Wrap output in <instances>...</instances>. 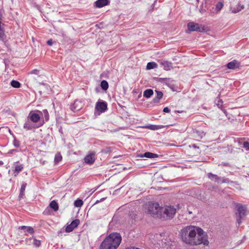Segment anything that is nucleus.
Instances as JSON below:
<instances>
[{"label":"nucleus","mask_w":249,"mask_h":249,"mask_svg":"<svg viewBox=\"0 0 249 249\" xmlns=\"http://www.w3.org/2000/svg\"><path fill=\"white\" fill-rule=\"evenodd\" d=\"M179 234L182 241L186 244L190 246L209 245L207 233L198 227L187 226L180 231Z\"/></svg>","instance_id":"1"},{"label":"nucleus","mask_w":249,"mask_h":249,"mask_svg":"<svg viewBox=\"0 0 249 249\" xmlns=\"http://www.w3.org/2000/svg\"><path fill=\"white\" fill-rule=\"evenodd\" d=\"M122 237L117 232H112L107 235L101 242L99 249H117L121 244Z\"/></svg>","instance_id":"2"},{"label":"nucleus","mask_w":249,"mask_h":249,"mask_svg":"<svg viewBox=\"0 0 249 249\" xmlns=\"http://www.w3.org/2000/svg\"><path fill=\"white\" fill-rule=\"evenodd\" d=\"M160 218L162 220L172 219L176 213V209L173 206H165L161 207Z\"/></svg>","instance_id":"3"},{"label":"nucleus","mask_w":249,"mask_h":249,"mask_svg":"<svg viewBox=\"0 0 249 249\" xmlns=\"http://www.w3.org/2000/svg\"><path fill=\"white\" fill-rule=\"evenodd\" d=\"M161 207L160 206L158 203H153L150 202L148 204L147 213L153 217L160 218V214L161 213Z\"/></svg>","instance_id":"4"},{"label":"nucleus","mask_w":249,"mask_h":249,"mask_svg":"<svg viewBox=\"0 0 249 249\" xmlns=\"http://www.w3.org/2000/svg\"><path fill=\"white\" fill-rule=\"evenodd\" d=\"M204 31V27L202 25L194 22H189L187 23V29L186 33L189 34L192 32H202Z\"/></svg>","instance_id":"5"},{"label":"nucleus","mask_w":249,"mask_h":249,"mask_svg":"<svg viewBox=\"0 0 249 249\" xmlns=\"http://www.w3.org/2000/svg\"><path fill=\"white\" fill-rule=\"evenodd\" d=\"M44 124V121H41L38 124H35L33 122L30 120L28 117L27 120L25 121L24 125L23 128L26 130H31L33 129L38 128L42 126Z\"/></svg>","instance_id":"6"},{"label":"nucleus","mask_w":249,"mask_h":249,"mask_svg":"<svg viewBox=\"0 0 249 249\" xmlns=\"http://www.w3.org/2000/svg\"><path fill=\"white\" fill-rule=\"evenodd\" d=\"M37 110L35 111H31L27 117L35 124H38L41 121H44L43 119H41V116L39 113L37 111Z\"/></svg>","instance_id":"7"},{"label":"nucleus","mask_w":249,"mask_h":249,"mask_svg":"<svg viewBox=\"0 0 249 249\" xmlns=\"http://www.w3.org/2000/svg\"><path fill=\"white\" fill-rule=\"evenodd\" d=\"M95 109L100 113L105 112L107 109V102L103 100H99L96 103Z\"/></svg>","instance_id":"8"},{"label":"nucleus","mask_w":249,"mask_h":249,"mask_svg":"<svg viewBox=\"0 0 249 249\" xmlns=\"http://www.w3.org/2000/svg\"><path fill=\"white\" fill-rule=\"evenodd\" d=\"M80 224V220L76 219L71 221L70 224L67 225L65 229L67 232L72 231L75 228H77Z\"/></svg>","instance_id":"9"},{"label":"nucleus","mask_w":249,"mask_h":249,"mask_svg":"<svg viewBox=\"0 0 249 249\" xmlns=\"http://www.w3.org/2000/svg\"><path fill=\"white\" fill-rule=\"evenodd\" d=\"M95 152H91L89 153L84 158V161L87 164L91 165L93 164L95 160Z\"/></svg>","instance_id":"10"},{"label":"nucleus","mask_w":249,"mask_h":249,"mask_svg":"<svg viewBox=\"0 0 249 249\" xmlns=\"http://www.w3.org/2000/svg\"><path fill=\"white\" fill-rule=\"evenodd\" d=\"M110 0H97L94 2L93 6L95 8H101L109 5Z\"/></svg>","instance_id":"11"},{"label":"nucleus","mask_w":249,"mask_h":249,"mask_svg":"<svg viewBox=\"0 0 249 249\" xmlns=\"http://www.w3.org/2000/svg\"><path fill=\"white\" fill-rule=\"evenodd\" d=\"M160 64L166 71H170L173 68L172 63L167 60H161L160 62Z\"/></svg>","instance_id":"12"},{"label":"nucleus","mask_w":249,"mask_h":249,"mask_svg":"<svg viewBox=\"0 0 249 249\" xmlns=\"http://www.w3.org/2000/svg\"><path fill=\"white\" fill-rule=\"evenodd\" d=\"M81 103L78 100H75L74 103L71 105V109L73 112H76L80 110L82 108Z\"/></svg>","instance_id":"13"},{"label":"nucleus","mask_w":249,"mask_h":249,"mask_svg":"<svg viewBox=\"0 0 249 249\" xmlns=\"http://www.w3.org/2000/svg\"><path fill=\"white\" fill-rule=\"evenodd\" d=\"M18 229L23 230L24 232L25 233V234H27V233L32 234L35 232L34 229L30 226H20L19 227Z\"/></svg>","instance_id":"14"},{"label":"nucleus","mask_w":249,"mask_h":249,"mask_svg":"<svg viewBox=\"0 0 249 249\" xmlns=\"http://www.w3.org/2000/svg\"><path fill=\"white\" fill-rule=\"evenodd\" d=\"M227 67L229 69H235L239 67V63L236 60L229 62L227 64Z\"/></svg>","instance_id":"15"},{"label":"nucleus","mask_w":249,"mask_h":249,"mask_svg":"<svg viewBox=\"0 0 249 249\" xmlns=\"http://www.w3.org/2000/svg\"><path fill=\"white\" fill-rule=\"evenodd\" d=\"M236 214L239 217H243L246 214V209L242 205H239L237 207V213Z\"/></svg>","instance_id":"16"},{"label":"nucleus","mask_w":249,"mask_h":249,"mask_svg":"<svg viewBox=\"0 0 249 249\" xmlns=\"http://www.w3.org/2000/svg\"><path fill=\"white\" fill-rule=\"evenodd\" d=\"M158 155L150 152H145L143 154H141L140 157L141 158H146L149 159H154L158 157Z\"/></svg>","instance_id":"17"},{"label":"nucleus","mask_w":249,"mask_h":249,"mask_svg":"<svg viewBox=\"0 0 249 249\" xmlns=\"http://www.w3.org/2000/svg\"><path fill=\"white\" fill-rule=\"evenodd\" d=\"M41 116V119L48 121L49 120V114L47 109H43L42 111L37 110Z\"/></svg>","instance_id":"18"},{"label":"nucleus","mask_w":249,"mask_h":249,"mask_svg":"<svg viewBox=\"0 0 249 249\" xmlns=\"http://www.w3.org/2000/svg\"><path fill=\"white\" fill-rule=\"evenodd\" d=\"M155 92L157 93V96L153 98V103L157 104L158 103L160 102V100L162 98L163 93L162 92L158 90H155Z\"/></svg>","instance_id":"19"},{"label":"nucleus","mask_w":249,"mask_h":249,"mask_svg":"<svg viewBox=\"0 0 249 249\" xmlns=\"http://www.w3.org/2000/svg\"><path fill=\"white\" fill-rule=\"evenodd\" d=\"M208 178L212 181H214L218 183L221 179V178L218 177L217 175L213 174L212 173H209L207 174Z\"/></svg>","instance_id":"20"},{"label":"nucleus","mask_w":249,"mask_h":249,"mask_svg":"<svg viewBox=\"0 0 249 249\" xmlns=\"http://www.w3.org/2000/svg\"><path fill=\"white\" fill-rule=\"evenodd\" d=\"M27 186V183L26 182H22L21 188L20 189V192L19 194L18 197L19 199H21L23 197V196H24V192L25 190L26 187Z\"/></svg>","instance_id":"21"},{"label":"nucleus","mask_w":249,"mask_h":249,"mask_svg":"<svg viewBox=\"0 0 249 249\" xmlns=\"http://www.w3.org/2000/svg\"><path fill=\"white\" fill-rule=\"evenodd\" d=\"M23 168L24 165L22 164H16L15 169L14 170V173L16 174V175H15V176H16L17 175L21 172L23 169Z\"/></svg>","instance_id":"22"},{"label":"nucleus","mask_w":249,"mask_h":249,"mask_svg":"<svg viewBox=\"0 0 249 249\" xmlns=\"http://www.w3.org/2000/svg\"><path fill=\"white\" fill-rule=\"evenodd\" d=\"M49 206L55 212L58 211L59 209L58 204L55 200L52 201L49 204Z\"/></svg>","instance_id":"23"},{"label":"nucleus","mask_w":249,"mask_h":249,"mask_svg":"<svg viewBox=\"0 0 249 249\" xmlns=\"http://www.w3.org/2000/svg\"><path fill=\"white\" fill-rule=\"evenodd\" d=\"M153 94V91L152 89H145L143 93V96L146 98H149Z\"/></svg>","instance_id":"24"},{"label":"nucleus","mask_w":249,"mask_h":249,"mask_svg":"<svg viewBox=\"0 0 249 249\" xmlns=\"http://www.w3.org/2000/svg\"><path fill=\"white\" fill-rule=\"evenodd\" d=\"M143 128H147V129L152 130H156L159 129L161 127H160V125H155V124H150V125H147L144 126H143Z\"/></svg>","instance_id":"25"},{"label":"nucleus","mask_w":249,"mask_h":249,"mask_svg":"<svg viewBox=\"0 0 249 249\" xmlns=\"http://www.w3.org/2000/svg\"><path fill=\"white\" fill-rule=\"evenodd\" d=\"M158 67V64L155 62H150L147 64L146 69L151 70Z\"/></svg>","instance_id":"26"},{"label":"nucleus","mask_w":249,"mask_h":249,"mask_svg":"<svg viewBox=\"0 0 249 249\" xmlns=\"http://www.w3.org/2000/svg\"><path fill=\"white\" fill-rule=\"evenodd\" d=\"M100 86L102 89L104 90H107L108 88V84L107 82L105 80L101 81Z\"/></svg>","instance_id":"27"},{"label":"nucleus","mask_w":249,"mask_h":249,"mask_svg":"<svg viewBox=\"0 0 249 249\" xmlns=\"http://www.w3.org/2000/svg\"><path fill=\"white\" fill-rule=\"evenodd\" d=\"M11 86L15 88H19L21 86V84L18 81L13 80L10 83Z\"/></svg>","instance_id":"28"},{"label":"nucleus","mask_w":249,"mask_h":249,"mask_svg":"<svg viewBox=\"0 0 249 249\" xmlns=\"http://www.w3.org/2000/svg\"><path fill=\"white\" fill-rule=\"evenodd\" d=\"M221 183H229V184H234L235 185H239L238 184V183L236 182V181H231L229 178H223L222 180H221Z\"/></svg>","instance_id":"29"},{"label":"nucleus","mask_w":249,"mask_h":249,"mask_svg":"<svg viewBox=\"0 0 249 249\" xmlns=\"http://www.w3.org/2000/svg\"><path fill=\"white\" fill-rule=\"evenodd\" d=\"M83 205V201L80 198H77L74 202V205L75 207H81Z\"/></svg>","instance_id":"30"},{"label":"nucleus","mask_w":249,"mask_h":249,"mask_svg":"<svg viewBox=\"0 0 249 249\" xmlns=\"http://www.w3.org/2000/svg\"><path fill=\"white\" fill-rule=\"evenodd\" d=\"M223 5H224V4L222 2L219 1V2H217L215 5V11L216 12H219L221 10L222 7H223Z\"/></svg>","instance_id":"31"},{"label":"nucleus","mask_w":249,"mask_h":249,"mask_svg":"<svg viewBox=\"0 0 249 249\" xmlns=\"http://www.w3.org/2000/svg\"><path fill=\"white\" fill-rule=\"evenodd\" d=\"M62 159V156L60 154H57L55 155L54 159V163L57 164Z\"/></svg>","instance_id":"32"},{"label":"nucleus","mask_w":249,"mask_h":249,"mask_svg":"<svg viewBox=\"0 0 249 249\" xmlns=\"http://www.w3.org/2000/svg\"><path fill=\"white\" fill-rule=\"evenodd\" d=\"M13 137H14V141L13 142V144L14 146L17 148L19 147L20 146L19 141L16 139V137L15 135H13Z\"/></svg>","instance_id":"33"},{"label":"nucleus","mask_w":249,"mask_h":249,"mask_svg":"<svg viewBox=\"0 0 249 249\" xmlns=\"http://www.w3.org/2000/svg\"><path fill=\"white\" fill-rule=\"evenodd\" d=\"M112 151V148L111 147H107L104 149H103L101 152L104 154H109Z\"/></svg>","instance_id":"34"},{"label":"nucleus","mask_w":249,"mask_h":249,"mask_svg":"<svg viewBox=\"0 0 249 249\" xmlns=\"http://www.w3.org/2000/svg\"><path fill=\"white\" fill-rule=\"evenodd\" d=\"M40 244H41L40 241L37 240L36 238L34 237L33 245L36 247H38L40 246Z\"/></svg>","instance_id":"35"},{"label":"nucleus","mask_w":249,"mask_h":249,"mask_svg":"<svg viewBox=\"0 0 249 249\" xmlns=\"http://www.w3.org/2000/svg\"><path fill=\"white\" fill-rule=\"evenodd\" d=\"M34 240V237H30L29 238H27L25 240V243L27 245H31L33 244V242Z\"/></svg>","instance_id":"36"},{"label":"nucleus","mask_w":249,"mask_h":249,"mask_svg":"<svg viewBox=\"0 0 249 249\" xmlns=\"http://www.w3.org/2000/svg\"><path fill=\"white\" fill-rule=\"evenodd\" d=\"M5 36L4 30H0V41H4Z\"/></svg>","instance_id":"37"},{"label":"nucleus","mask_w":249,"mask_h":249,"mask_svg":"<svg viewBox=\"0 0 249 249\" xmlns=\"http://www.w3.org/2000/svg\"><path fill=\"white\" fill-rule=\"evenodd\" d=\"M243 147L247 151H249V142H244L243 144Z\"/></svg>","instance_id":"38"},{"label":"nucleus","mask_w":249,"mask_h":249,"mask_svg":"<svg viewBox=\"0 0 249 249\" xmlns=\"http://www.w3.org/2000/svg\"><path fill=\"white\" fill-rule=\"evenodd\" d=\"M18 152V150L16 149H11L8 152L7 154L10 155L15 154L16 152Z\"/></svg>","instance_id":"39"},{"label":"nucleus","mask_w":249,"mask_h":249,"mask_svg":"<svg viewBox=\"0 0 249 249\" xmlns=\"http://www.w3.org/2000/svg\"><path fill=\"white\" fill-rule=\"evenodd\" d=\"M39 73V71L38 70L34 69L32 71H31L29 73L30 74H34L36 75H38Z\"/></svg>","instance_id":"40"},{"label":"nucleus","mask_w":249,"mask_h":249,"mask_svg":"<svg viewBox=\"0 0 249 249\" xmlns=\"http://www.w3.org/2000/svg\"><path fill=\"white\" fill-rule=\"evenodd\" d=\"M222 104H223V101L221 99H218V103L217 104V106L219 107H221L222 106Z\"/></svg>","instance_id":"41"},{"label":"nucleus","mask_w":249,"mask_h":249,"mask_svg":"<svg viewBox=\"0 0 249 249\" xmlns=\"http://www.w3.org/2000/svg\"><path fill=\"white\" fill-rule=\"evenodd\" d=\"M53 40L52 39H50L47 41V44L48 46H51L53 44Z\"/></svg>","instance_id":"42"},{"label":"nucleus","mask_w":249,"mask_h":249,"mask_svg":"<svg viewBox=\"0 0 249 249\" xmlns=\"http://www.w3.org/2000/svg\"><path fill=\"white\" fill-rule=\"evenodd\" d=\"M163 111L165 113H169L170 112V109L168 107H165L163 109Z\"/></svg>","instance_id":"43"},{"label":"nucleus","mask_w":249,"mask_h":249,"mask_svg":"<svg viewBox=\"0 0 249 249\" xmlns=\"http://www.w3.org/2000/svg\"><path fill=\"white\" fill-rule=\"evenodd\" d=\"M167 80V78H160L159 79V80L158 81L160 82H161V83H164L165 81H166Z\"/></svg>","instance_id":"44"},{"label":"nucleus","mask_w":249,"mask_h":249,"mask_svg":"<svg viewBox=\"0 0 249 249\" xmlns=\"http://www.w3.org/2000/svg\"><path fill=\"white\" fill-rule=\"evenodd\" d=\"M240 11H241V9H239L238 7H237V9L233 10L232 11V12L233 13H236L239 12Z\"/></svg>","instance_id":"45"},{"label":"nucleus","mask_w":249,"mask_h":249,"mask_svg":"<svg viewBox=\"0 0 249 249\" xmlns=\"http://www.w3.org/2000/svg\"><path fill=\"white\" fill-rule=\"evenodd\" d=\"M105 199H106V198H105V197L102 198H101V199H100L99 200H97V201H96V202H95V204H97V203H99V202H102V201H103L104 200H105Z\"/></svg>","instance_id":"46"},{"label":"nucleus","mask_w":249,"mask_h":249,"mask_svg":"<svg viewBox=\"0 0 249 249\" xmlns=\"http://www.w3.org/2000/svg\"><path fill=\"white\" fill-rule=\"evenodd\" d=\"M221 164L224 166H230V164L228 162H222Z\"/></svg>","instance_id":"47"},{"label":"nucleus","mask_w":249,"mask_h":249,"mask_svg":"<svg viewBox=\"0 0 249 249\" xmlns=\"http://www.w3.org/2000/svg\"><path fill=\"white\" fill-rule=\"evenodd\" d=\"M238 7L239 8V9H241V10L243 9L244 8V5H241L240 4H239L238 5Z\"/></svg>","instance_id":"48"},{"label":"nucleus","mask_w":249,"mask_h":249,"mask_svg":"<svg viewBox=\"0 0 249 249\" xmlns=\"http://www.w3.org/2000/svg\"><path fill=\"white\" fill-rule=\"evenodd\" d=\"M242 217H238V218L237 219V223L240 224L241 222V220H242Z\"/></svg>","instance_id":"49"},{"label":"nucleus","mask_w":249,"mask_h":249,"mask_svg":"<svg viewBox=\"0 0 249 249\" xmlns=\"http://www.w3.org/2000/svg\"><path fill=\"white\" fill-rule=\"evenodd\" d=\"M193 148H198V147L197 146V145L195 144H192V146Z\"/></svg>","instance_id":"50"},{"label":"nucleus","mask_w":249,"mask_h":249,"mask_svg":"<svg viewBox=\"0 0 249 249\" xmlns=\"http://www.w3.org/2000/svg\"><path fill=\"white\" fill-rule=\"evenodd\" d=\"M0 30H4V28L2 26V25H0Z\"/></svg>","instance_id":"51"},{"label":"nucleus","mask_w":249,"mask_h":249,"mask_svg":"<svg viewBox=\"0 0 249 249\" xmlns=\"http://www.w3.org/2000/svg\"><path fill=\"white\" fill-rule=\"evenodd\" d=\"M156 2V1H154V3L152 5V7L153 8H154V6H155V3Z\"/></svg>","instance_id":"52"},{"label":"nucleus","mask_w":249,"mask_h":249,"mask_svg":"<svg viewBox=\"0 0 249 249\" xmlns=\"http://www.w3.org/2000/svg\"><path fill=\"white\" fill-rule=\"evenodd\" d=\"M9 133H10L11 134H12V136H13V135H14L12 133V131H11V130L10 129H9Z\"/></svg>","instance_id":"53"},{"label":"nucleus","mask_w":249,"mask_h":249,"mask_svg":"<svg viewBox=\"0 0 249 249\" xmlns=\"http://www.w3.org/2000/svg\"><path fill=\"white\" fill-rule=\"evenodd\" d=\"M3 164V162L2 160H0V165Z\"/></svg>","instance_id":"54"},{"label":"nucleus","mask_w":249,"mask_h":249,"mask_svg":"<svg viewBox=\"0 0 249 249\" xmlns=\"http://www.w3.org/2000/svg\"><path fill=\"white\" fill-rule=\"evenodd\" d=\"M43 213H44V214H47V210L46 209L44 211Z\"/></svg>","instance_id":"55"},{"label":"nucleus","mask_w":249,"mask_h":249,"mask_svg":"<svg viewBox=\"0 0 249 249\" xmlns=\"http://www.w3.org/2000/svg\"><path fill=\"white\" fill-rule=\"evenodd\" d=\"M2 19H0V25H2Z\"/></svg>","instance_id":"56"},{"label":"nucleus","mask_w":249,"mask_h":249,"mask_svg":"<svg viewBox=\"0 0 249 249\" xmlns=\"http://www.w3.org/2000/svg\"><path fill=\"white\" fill-rule=\"evenodd\" d=\"M36 7H37V8L38 9H39V6L38 5H36Z\"/></svg>","instance_id":"57"},{"label":"nucleus","mask_w":249,"mask_h":249,"mask_svg":"<svg viewBox=\"0 0 249 249\" xmlns=\"http://www.w3.org/2000/svg\"><path fill=\"white\" fill-rule=\"evenodd\" d=\"M205 0V2L207 3L209 0Z\"/></svg>","instance_id":"58"},{"label":"nucleus","mask_w":249,"mask_h":249,"mask_svg":"<svg viewBox=\"0 0 249 249\" xmlns=\"http://www.w3.org/2000/svg\"><path fill=\"white\" fill-rule=\"evenodd\" d=\"M19 162L18 161H17L15 163V164H17V163H18Z\"/></svg>","instance_id":"59"}]
</instances>
